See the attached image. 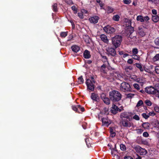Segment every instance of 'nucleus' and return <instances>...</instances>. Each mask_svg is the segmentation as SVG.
I'll return each mask as SVG.
<instances>
[{
    "mask_svg": "<svg viewBox=\"0 0 159 159\" xmlns=\"http://www.w3.org/2000/svg\"><path fill=\"white\" fill-rule=\"evenodd\" d=\"M109 97L112 103L118 104V102L121 99L122 96L119 92L114 90L109 92Z\"/></svg>",
    "mask_w": 159,
    "mask_h": 159,
    "instance_id": "nucleus-1",
    "label": "nucleus"
},
{
    "mask_svg": "<svg viewBox=\"0 0 159 159\" xmlns=\"http://www.w3.org/2000/svg\"><path fill=\"white\" fill-rule=\"evenodd\" d=\"M125 34L129 39H134V40H136L137 39V34L136 33L134 32V27L132 26L128 27L126 30Z\"/></svg>",
    "mask_w": 159,
    "mask_h": 159,
    "instance_id": "nucleus-2",
    "label": "nucleus"
},
{
    "mask_svg": "<svg viewBox=\"0 0 159 159\" xmlns=\"http://www.w3.org/2000/svg\"><path fill=\"white\" fill-rule=\"evenodd\" d=\"M122 37L121 35H116L111 39L112 43L115 48L119 47L122 41Z\"/></svg>",
    "mask_w": 159,
    "mask_h": 159,
    "instance_id": "nucleus-3",
    "label": "nucleus"
},
{
    "mask_svg": "<svg viewBox=\"0 0 159 159\" xmlns=\"http://www.w3.org/2000/svg\"><path fill=\"white\" fill-rule=\"evenodd\" d=\"M91 80L87 79L85 82L87 87V89L91 91H93L94 89V84L95 83V81L94 79V76H92L90 78Z\"/></svg>",
    "mask_w": 159,
    "mask_h": 159,
    "instance_id": "nucleus-4",
    "label": "nucleus"
},
{
    "mask_svg": "<svg viewBox=\"0 0 159 159\" xmlns=\"http://www.w3.org/2000/svg\"><path fill=\"white\" fill-rule=\"evenodd\" d=\"M120 89L121 90L124 92L131 91V88L129 84L125 82H122L121 84Z\"/></svg>",
    "mask_w": 159,
    "mask_h": 159,
    "instance_id": "nucleus-5",
    "label": "nucleus"
},
{
    "mask_svg": "<svg viewBox=\"0 0 159 159\" xmlns=\"http://www.w3.org/2000/svg\"><path fill=\"white\" fill-rule=\"evenodd\" d=\"M134 148L137 153H139L141 155H145L147 153V152L146 150L141 148L139 145L134 146Z\"/></svg>",
    "mask_w": 159,
    "mask_h": 159,
    "instance_id": "nucleus-6",
    "label": "nucleus"
},
{
    "mask_svg": "<svg viewBox=\"0 0 159 159\" xmlns=\"http://www.w3.org/2000/svg\"><path fill=\"white\" fill-rule=\"evenodd\" d=\"M116 48H108L106 49L107 54L108 56H111L113 57H116L117 56L115 50Z\"/></svg>",
    "mask_w": 159,
    "mask_h": 159,
    "instance_id": "nucleus-7",
    "label": "nucleus"
},
{
    "mask_svg": "<svg viewBox=\"0 0 159 159\" xmlns=\"http://www.w3.org/2000/svg\"><path fill=\"white\" fill-rule=\"evenodd\" d=\"M128 119H121L120 123L121 126L125 127H130L132 126V124Z\"/></svg>",
    "mask_w": 159,
    "mask_h": 159,
    "instance_id": "nucleus-8",
    "label": "nucleus"
},
{
    "mask_svg": "<svg viewBox=\"0 0 159 159\" xmlns=\"http://www.w3.org/2000/svg\"><path fill=\"white\" fill-rule=\"evenodd\" d=\"M104 31L108 34H112L114 33L116 30L113 27L109 25H107L103 28Z\"/></svg>",
    "mask_w": 159,
    "mask_h": 159,
    "instance_id": "nucleus-9",
    "label": "nucleus"
},
{
    "mask_svg": "<svg viewBox=\"0 0 159 159\" xmlns=\"http://www.w3.org/2000/svg\"><path fill=\"white\" fill-rule=\"evenodd\" d=\"M156 89L152 86H150L146 87L145 89V91L149 94H154Z\"/></svg>",
    "mask_w": 159,
    "mask_h": 159,
    "instance_id": "nucleus-10",
    "label": "nucleus"
},
{
    "mask_svg": "<svg viewBox=\"0 0 159 159\" xmlns=\"http://www.w3.org/2000/svg\"><path fill=\"white\" fill-rule=\"evenodd\" d=\"M112 104V109L111 110V113L115 115L117 114L118 111H121V110L116 105V104L113 103Z\"/></svg>",
    "mask_w": 159,
    "mask_h": 159,
    "instance_id": "nucleus-11",
    "label": "nucleus"
},
{
    "mask_svg": "<svg viewBox=\"0 0 159 159\" xmlns=\"http://www.w3.org/2000/svg\"><path fill=\"white\" fill-rule=\"evenodd\" d=\"M100 98L107 105H108L110 104V98L106 97V95L103 93L101 94Z\"/></svg>",
    "mask_w": 159,
    "mask_h": 159,
    "instance_id": "nucleus-12",
    "label": "nucleus"
},
{
    "mask_svg": "<svg viewBox=\"0 0 159 159\" xmlns=\"http://www.w3.org/2000/svg\"><path fill=\"white\" fill-rule=\"evenodd\" d=\"M72 108L74 111L78 113H80L78 110V108L80 109L82 112H83L85 110L84 108L83 107H82L80 105L76 106H72Z\"/></svg>",
    "mask_w": 159,
    "mask_h": 159,
    "instance_id": "nucleus-13",
    "label": "nucleus"
},
{
    "mask_svg": "<svg viewBox=\"0 0 159 159\" xmlns=\"http://www.w3.org/2000/svg\"><path fill=\"white\" fill-rule=\"evenodd\" d=\"M99 17L97 16H94L92 17H90L89 20L90 22L91 23L96 24L99 19Z\"/></svg>",
    "mask_w": 159,
    "mask_h": 159,
    "instance_id": "nucleus-14",
    "label": "nucleus"
},
{
    "mask_svg": "<svg viewBox=\"0 0 159 159\" xmlns=\"http://www.w3.org/2000/svg\"><path fill=\"white\" fill-rule=\"evenodd\" d=\"M91 98L93 102H98L100 101V97L98 95L94 93H91Z\"/></svg>",
    "mask_w": 159,
    "mask_h": 159,
    "instance_id": "nucleus-15",
    "label": "nucleus"
},
{
    "mask_svg": "<svg viewBox=\"0 0 159 159\" xmlns=\"http://www.w3.org/2000/svg\"><path fill=\"white\" fill-rule=\"evenodd\" d=\"M120 117L121 119H128L129 121L131 120L130 118V116L126 112H124L121 113Z\"/></svg>",
    "mask_w": 159,
    "mask_h": 159,
    "instance_id": "nucleus-16",
    "label": "nucleus"
},
{
    "mask_svg": "<svg viewBox=\"0 0 159 159\" xmlns=\"http://www.w3.org/2000/svg\"><path fill=\"white\" fill-rule=\"evenodd\" d=\"M102 121L103 125L107 126H108L111 124V122L107 116L102 118Z\"/></svg>",
    "mask_w": 159,
    "mask_h": 159,
    "instance_id": "nucleus-17",
    "label": "nucleus"
},
{
    "mask_svg": "<svg viewBox=\"0 0 159 159\" xmlns=\"http://www.w3.org/2000/svg\"><path fill=\"white\" fill-rule=\"evenodd\" d=\"M100 38L102 40L106 43H108L109 42L107 36L104 34H102L100 35Z\"/></svg>",
    "mask_w": 159,
    "mask_h": 159,
    "instance_id": "nucleus-18",
    "label": "nucleus"
},
{
    "mask_svg": "<svg viewBox=\"0 0 159 159\" xmlns=\"http://www.w3.org/2000/svg\"><path fill=\"white\" fill-rule=\"evenodd\" d=\"M90 52L87 50H85L83 53V57L86 59H89L91 57Z\"/></svg>",
    "mask_w": 159,
    "mask_h": 159,
    "instance_id": "nucleus-19",
    "label": "nucleus"
},
{
    "mask_svg": "<svg viewBox=\"0 0 159 159\" xmlns=\"http://www.w3.org/2000/svg\"><path fill=\"white\" fill-rule=\"evenodd\" d=\"M71 48L72 51L75 53H77L80 50V47L76 45L72 46Z\"/></svg>",
    "mask_w": 159,
    "mask_h": 159,
    "instance_id": "nucleus-20",
    "label": "nucleus"
},
{
    "mask_svg": "<svg viewBox=\"0 0 159 159\" xmlns=\"http://www.w3.org/2000/svg\"><path fill=\"white\" fill-rule=\"evenodd\" d=\"M138 33L140 36L143 37L145 35V33L143 29L141 28L140 27H139L138 28Z\"/></svg>",
    "mask_w": 159,
    "mask_h": 159,
    "instance_id": "nucleus-21",
    "label": "nucleus"
},
{
    "mask_svg": "<svg viewBox=\"0 0 159 159\" xmlns=\"http://www.w3.org/2000/svg\"><path fill=\"white\" fill-rule=\"evenodd\" d=\"M134 65H135L136 67L139 69L141 72H143L144 70V68L142 67L141 64L138 63H135Z\"/></svg>",
    "mask_w": 159,
    "mask_h": 159,
    "instance_id": "nucleus-22",
    "label": "nucleus"
},
{
    "mask_svg": "<svg viewBox=\"0 0 159 159\" xmlns=\"http://www.w3.org/2000/svg\"><path fill=\"white\" fill-rule=\"evenodd\" d=\"M154 127L155 128H159V121L158 120H155L152 123Z\"/></svg>",
    "mask_w": 159,
    "mask_h": 159,
    "instance_id": "nucleus-23",
    "label": "nucleus"
},
{
    "mask_svg": "<svg viewBox=\"0 0 159 159\" xmlns=\"http://www.w3.org/2000/svg\"><path fill=\"white\" fill-rule=\"evenodd\" d=\"M152 19L153 22H157L159 20V17L157 15L153 16H152Z\"/></svg>",
    "mask_w": 159,
    "mask_h": 159,
    "instance_id": "nucleus-24",
    "label": "nucleus"
},
{
    "mask_svg": "<svg viewBox=\"0 0 159 159\" xmlns=\"http://www.w3.org/2000/svg\"><path fill=\"white\" fill-rule=\"evenodd\" d=\"M106 65L104 64H103L101 67L100 71L101 72L104 73H106Z\"/></svg>",
    "mask_w": 159,
    "mask_h": 159,
    "instance_id": "nucleus-25",
    "label": "nucleus"
},
{
    "mask_svg": "<svg viewBox=\"0 0 159 159\" xmlns=\"http://www.w3.org/2000/svg\"><path fill=\"white\" fill-rule=\"evenodd\" d=\"M142 127L145 129H148L149 127V124L148 122H144L142 124Z\"/></svg>",
    "mask_w": 159,
    "mask_h": 159,
    "instance_id": "nucleus-26",
    "label": "nucleus"
},
{
    "mask_svg": "<svg viewBox=\"0 0 159 159\" xmlns=\"http://www.w3.org/2000/svg\"><path fill=\"white\" fill-rule=\"evenodd\" d=\"M152 60L154 62L159 61V53L156 54L155 56L152 58Z\"/></svg>",
    "mask_w": 159,
    "mask_h": 159,
    "instance_id": "nucleus-27",
    "label": "nucleus"
},
{
    "mask_svg": "<svg viewBox=\"0 0 159 159\" xmlns=\"http://www.w3.org/2000/svg\"><path fill=\"white\" fill-rule=\"evenodd\" d=\"M136 20L138 21H140L141 22H143L144 21V19L143 16L139 15L137 16Z\"/></svg>",
    "mask_w": 159,
    "mask_h": 159,
    "instance_id": "nucleus-28",
    "label": "nucleus"
},
{
    "mask_svg": "<svg viewBox=\"0 0 159 159\" xmlns=\"http://www.w3.org/2000/svg\"><path fill=\"white\" fill-rule=\"evenodd\" d=\"M149 2L152 4L156 5L159 2V0H147Z\"/></svg>",
    "mask_w": 159,
    "mask_h": 159,
    "instance_id": "nucleus-29",
    "label": "nucleus"
},
{
    "mask_svg": "<svg viewBox=\"0 0 159 159\" xmlns=\"http://www.w3.org/2000/svg\"><path fill=\"white\" fill-rule=\"evenodd\" d=\"M134 94L132 93H128L126 94L125 95V98H129L130 99H131L134 96Z\"/></svg>",
    "mask_w": 159,
    "mask_h": 159,
    "instance_id": "nucleus-30",
    "label": "nucleus"
},
{
    "mask_svg": "<svg viewBox=\"0 0 159 159\" xmlns=\"http://www.w3.org/2000/svg\"><path fill=\"white\" fill-rule=\"evenodd\" d=\"M68 35V32H62L61 33L60 35L62 38H65Z\"/></svg>",
    "mask_w": 159,
    "mask_h": 159,
    "instance_id": "nucleus-31",
    "label": "nucleus"
},
{
    "mask_svg": "<svg viewBox=\"0 0 159 159\" xmlns=\"http://www.w3.org/2000/svg\"><path fill=\"white\" fill-rule=\"evenodd\" d=\"M120 18V16L118 15H116L114 16L112 19L114 20L117 21L119 20Z\"/></svg>",
    "mask_w": 159,
    "mask_h": 159,
    "instance_id": "nucleus-32",
    "label": "nucleus"
},
{
    "mask_svg": "<svg viewBox=\"0 0 159 159\" xmlns=\"http://www.w3.org/2000/svg\"><path fill=\"white\" fill-rule=\"evenodd\" d=\"M52 10L55 12H57L58 11V8H57V4L54 3L52 6Z\"/></svg>",
    "mask_w": 159,
    "mask_h": 159,
    "instance_id": "nucleus-33",
    "label": "nucleus"
},
{
    "mask_svg": "<svg viewBox=\"0 0 159 159\" xmlns=\"http://www.w3.org/2000/svg\"><path fill=\"white\" fill-rule=\"evenodd\" d=\"M78 82L79 84H82L84 83V80L82 77V76H81L78 78Z\"/></svg>",
    "mask_w": 159,
    "mask_h": 159,
    "instance_id": "nucleus-34",
    "label": "nucleus"
},
{
    "mask_svg": "<svg viewBox=\"0 0 159 159\" xmlns=\"http://www.w3.org/2000/svg\"><path fill=\"white\" fill-rule=\"evenodd\" d=\"M107 10L109 13H111L114 11V9L111 7L108 6L107 7Z\"/></svg>",
    "mask_w": 159,
    "mask_h": 159,
    "instance_id": "nucleus-35",
    "label": "nucleus"
},
{
    "mask_svg": "<svg viewBox=\"0 0 159 159\" xmlns=\"http://www.w3.org/2000/svg\"><path fill=\"white\" fill-rule=\"evenodd\" d=\"M145 103L148 106H150L152 104V103L149 100L147 99L145 101Z\"/></svg>",
    "mask_w": 159,
    "mask_h": 159,
    "instance_id": "nucleus-36",
    "label": "nucleus"
},
{
    "mask_svg": "<svg viewBox=\"0 0 159 159\" xmlns=\"http://www.w3.org/2000/svg\"><path fill=\"white\" fill-rule=\"evenodd\" d=\"M85 38H86L84 39L86 43H89L90 41V39L88 35L87 36H85Z\"/></svg>",
    "mask_w": 159,
    "mask_h": 159,
    "instance_id": "nucleus-37",
    "label": "nucleus"
},
{
    "mask_svg": "<svg viewBox=\"0 0 159 159\" xmlns=\"http://www.w3.org/2000/svg\"><path fill=\"white\" fill-rule=\"evenodd\" d=\"M71 8L72 10L74 11V14H75L77 13V9L76 7L75 6H73L71 7Z\"/></svg>",
    "mask_w": 159,
    "mask_h": 159,
    "instance_id": "nucleus-38",
    "label": "nucleus"
},
{
    "mask_svg": "<svg viewBox=\"0 0 159 159\" xmlns=\"http://www.w3.org/2000/svg\"><path fill=\"white\" fill-rule=\"evenodd\" d=\"M120 148L121 150L124 151L126 150V147L125 145L120 144Z\"/></svg>",
    "mask_w": 159,
    "mask_h": 159,
    "instance_id": "nucleus-39",
    "label": "nucleus"
},
{
    "mask_svg": "<svg viewBox=\"0 0 159 159\" xmlns=\"http://www.w3.org/2000/svg\"><path fill=\"white\" fill-rule=\"evenodd\" d=\"M154 42L156 45L159 46V37L156 39L154 41Z\"/></svg>",
    "mask_w": 159,
    "mask_h": 159,
    "instance_id": "nucleus-40",
    "label": "nucleus"
},
{
    "mask_svg": "<svg viewBox=\"0 0 159 159\" xmlns=\"http://www.w3.org/2000/svg\"><path fill=\"white\" fill-rule=\"evenodd\" d=\"M132 52L133 54L136 55L138 53V49L137 48H134L132 49Z\"/></svg>",
    "mask_w": 159,
    "mask_h": 159,
    "instance_id": "nucleus-41",
    "label": "nucleus"
},
{
    "mask_svg": "<svg viewBox=\"0 0 159 159\" xmlns=\"http://www.w3.org/2000/svg\"><path fill=\"white\" fill-rule=\"evenodd\" d=\"M143 104V101L142 100H140L138 102L136 105V107H139V106H141Z\"/></svg>",
    "mask_w": 159,
    "mask_h": 159,
    "instance_id": "nucleus-42",
    "label": "nucleus"
},
{
    "mask_svg": "<svg viewBox=\"0 0 159 159\" xmlns=\"http://www.w3.org/2000/svg\"><path fill=\"white\" fill-rule=\"evenodd\" d=\"M142 116L145 119H148L149 117V115H147L145 113H143L142 114Z\"/></svg>",
    "mask_w": 159,
    "mask_h": 159,
    "instance_id": "nucleus-43",
    "label": "nucleus"
},
{
    "mask_svg": "<svg viewBox=\"0 0 159 159\" xmlns=\"http://www.w3.org/2000/svg\"><path fill=\"white\" fill-rule=\"evenodd\" d=\"M89 139L88 138L86 139H85V142L88 147H89L90 146V143H89Z\"/></svg>",
    "mask_w": 159,
    "mask_h": 159,
    "instance_id": "nucleus-44",
    "label": "nucleus"
},
{
    "mask_svg": "<svg viewBox=\"0 0 159 159\" xmlns=\"http://www.w3.org/2000/svg\"><path fill=\"white\" fill-rule=\"evenodd\" d=\"M133 86L134 88L136 89L137 90H139V86L137 84H133Z\"/></svg>",
    "mask_w": 159,
    "mask_h": 159,
    "instance_id": "nucleus-45",
    "label": "nucleus"
},
{
    "mask_svg": "<svg viewBox=\"0 0 159 159\" xmlns=\"http://www.w3.org/2000/svg\"><path fill=\"white\" fill-rule=\"evenodd\" d=\"M131 0H123V2L126 4H129L131 3Z\"/></svg>",
    "mask_w": 159,
    "mask_h": 159,
    "instance_id": "nucleus-46",
    "label": "nucleus"
},
{
    "mask_svg": "<svg viewBox=\"0 0 159 159\" xmlns=\"http://www.w3.org/2000/svg\"><path fill=\"white\" fill-rule=\"evenodd\" d=\"M132 58L135 59L137 60H139V57L136 55L134 54L132 55Z\"/></svg>",
    "mask_w": 159,
    "mask_h": 159,
    "instance_id": "nucleus-47",
    "label": "nucleus"
},
{
    "mask_svg": "<svg viewBox=\"0 0 159 159\" xmlns=\"http://www.w3.org/2000/svg\"><path fill=\"white\" fill-rule=\"evenodd\" d=\"M133 119L137 120H140L139 117L137 115H135L133 116Z\"/></svg>",
    "mask_w": 159,
    "mask_h": 159,
    "instance_id": "nucleus-48",
    "label": "nucleus"
},
{
    "mask_svg": "<svg viewBox=\"0 0 159 159\" xmlns=\"http://www.w3.org/2000/svg\"><path fill=\"white\" fill-rule=\"evenodd\" d=\"M133 69V68L131 66H128L125 67V70L128 71L127 70L128 69H129L130 70H132Z\"/></svg>",
    "mask_w": 159,
    "mask_h": 159,
    "instance_id": "nucleus-49",
    "label": "nucleus"
},
{
    "mask_svg": "<svg viewBox=\"0 0 159 159\" xmlns=\"http://www.w3.org/2000/svg\"><path fill=\"white\" fill-rule=\"evenodd\" d=\"M78 16L80 18L83 19L84 18L83 13L82 12H78Z\"/></svg>",
    "mask_w": 159,
    "mask_h": 159,
    "instance_id": "nucleus-50",
    "label": "nucleus"
},
{
    "mask_svg": "<svg viewBox=\"0 0 159 159\" xmlns=\"http://www.w3.org/2000/svg\"><path fill=\"white\" fill-rule=\"evenodd\" d=\"M155 70L156 73L159 74V66H156L155 67Z\"/></svg>",
    "mask_w": 159,
    "mask_h": 159,
    "instance_id": "nucleus-51",
    "label": "nucleus"
},
{
    "mask_svg": "<svg viewBox=\"0 0 159 159\" xmlns=\"http://www.w3.org/2000/svg\"><path fill=\"white\" fill-rule=\"evenodd\" d=\"M126 25L128 26L129 27L131 25V21L130 20H128L126 22Z\"/></svg>",
    "mask_w": 159,
    "mask_h": 159,
    "instance_id": "nucleus-52",
    "label": "nucleus"
},
{
    "mask_svg": "<svg viewBox=\"0 0 159 159\" xmlns=\"http://www.w3.org/2000/svg\"><path fill=\"white\" fill-rule=\"evenodd\" d=\"M149 134L147 132H144L143 133V136L145 137H147L149 136Z\"/></svg>",
    "mask_w": 159,
    "mask_h": 159,
    "instance_id": "nucleus-53",
    "label": "nucleus"
},
{
    "mask_svg": "<svg viewBox=\"0 0 159 159\" xmlns=\"http://www.w3.org/2000/svg\"><path fill=\"white\" fill-rule=\"evenodd\" d=\"M143 129H139L137 130V133L138 134H140L143 132Z\"/></svg>",
    "mask_w": 159,
    "mask_h": 159,
    "instance_id": "nucleus-54",
    "label": "nucleus"
},
{
    "mask_svg": "<svg viewBox=\"0 0 159 159\" xmlns=\"http://www.w3.org/2000/svg\"><path fill=\"white\" fill-rule=\"evenodd\" d=\"M124 159H134L131 156H126L124 157Z\"/></svg>",
    "mask_w": 159,
    "mask_h": 159,
    "instance_id": "nucleus-55",
    "label": "nucleus"
},
{
    "mask_svg": "<svg viewBox=\"0 0 159 159\" xmlns=\"http://www.w3.org/2000/svg\"><path fill=\"white\" fill-rule=\"evenodd\" d=\"M133 62V60L132 59H129L127 61V63L129 64H132Z\"/></svg>",
    "mask_w": 159,
    "mask_h": 159,
    "instance_id": "nucleus-56",
    "label": "nucleus"
},
{
    "mask_svg": "<svg viewBox=\"0 0 159 159\" xmlns=\"http://www.w3.org/2000/svg\"><path fill=\"white\" fill-rule=\"evenodd\" d=\"M154 94L156 95V96L158 98H159V90H157V89H156L155 91V94Z\"/></svg>",
    "mask_w": 159,
    "mask_h": 159,
    "instance_id": "nucleus-57",
    "label": "nucleus"
},
{
    "mask_svg": "<svg viewBox=\"0 0 159 159\" xmlns=\"http://www.w3.org/2000/svg\"><path fill=\"white\" fill-rule=\"evenodd\" d=\"M68 39L67 40V41H70L73 38V36L72 34H70L68 36Z\"/></svg>",
    "mask_w": 159,
    "mask_h": 159,
    "instance_id": "nucleus-58",
    "label": "nucleus"
},
{
    "mask_svg": "<svg viewBox=\"0 0 159 159\" xmlns=\"http://www.w3.org/2000/svg\"><path fill=\"white\" fill-rule=\"evenodd\" d=\"M155 114H156L153 111L150 112L148 113L149 116H154L155 115Z\"/></svg>",
    "mask_w": 159,
    "mask_h": 159,
    "instance_id": "nucleus-59",
    "label": "nucleus"
},
{
    "mask_svg": "<svg viewBox=\"0 0 159 159\" xmlns=\"http://www.w3.org/2000/svg\"><path fill=\"white\" fill-rule=\"evenodd\" d=\"M117 150L116 149V144H115V147L113 148H112V150L111 151V154H113V151H117Z\"/></svg>",
    "mask_w": 159,
    "mask_h": 159,
    "instance_id": "nucleus-60",
    "label": "nucleus"
},
{
    "mask_svg": "<svg viewBox=\"0 0 159 159\" xmlns=\"http://www.w3.org/2000/svg\"><path fill=\"white\" fill-rule=\"evenodd\" d=\"M110 136L112 138H114L116 136V133L114 132L110 133Z\"/></svg>",
    "mask_w": 159,
    "mask_h": 159,
    "instance_id": "nucleus-61",
    "label": "nucleus"
},
{
    "mask_svg": "<svg viewBox=\"0 0 159 159\" xmlns=\"http://www.w3.org/2000/svg\"><path fill=\"white\" fill-rule=\"evenodd\" d=\"M152 14L153 15H156L157 14V10L155 9H153L152 10Z\"/></svg>",
    "mask_w": 159,
    "mask_h": 159,
    "instance_id": "nucleus-62",
    "label": "nucleus"
},
{
    "mask_svg": "<svg viewBox=\"0 0 159 159\" xmlns=\"http://www.w3.org/2000/svg\"><path fill=\"white\" fill-rule=\"evenodd\" d=\"M102 57L103 59L104 60V62H106V61H107V59L106 56H102Z\"/></svg>",
    "mask_w": 159,
    "mask_h": 159,
    "instance_id": "nucleus-63",
    "label": "nucleus"
},
{
    "mask_svg": "<svg viewBox=\"0 0 159 159\" xmlns=\"http://www.w3.org/2000/svg\"><path fill=\"white\" fill-rule=\"evenodd\" d=\"M154 110L157 112L159 113V107L158 106H156L154 107Z\"/></svg>",
    "mask_w": 159,
    "mask_h": 159,
    "instance_id": "nucleus-64",
    "label": "nucleus"
}]
</instances>
